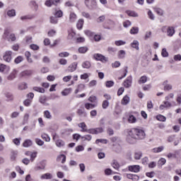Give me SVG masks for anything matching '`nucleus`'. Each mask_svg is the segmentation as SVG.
Here are the masks:
<instances>
[{"label": "nucleus", "instance_id": "nucleus-38", "mask_svg": "<svg viewBox=\"0 0 181 181\" xmlns=\"http://www.w3.org/2000/svg\"><path fill=\"white\" fill-rule=\"evenodd\" d=\"M57 159L59 162L62 160V163H64V162H66V156H64V154H61L58 156Z\"/></svg>", "mask_w": 181, "mask_h": 181}, {"label": "nucleus", "instance_id": "nucleus-23", "mask_svg": "<svg viewBox=\"0 0 181 181\" xmlns=\"http://www.w3.org/2000/svg\"><path fill=\"white\" fill-rule=\"evenodd\" d=\"M86 88V86L84 84H79L77 86V88L75 90V94H77L78 93H80V91H83Z\"/></svg>", "mask_w": 181, "mask_h": 181}, {"label": "nucleus", "instance_id": "nucleus-26", "mask_svg": "<svg viewBox=\"0 0 181 181\" xmlns=\"http://www.w3.org/2000/svg\"><path fill=\"white\" fill-rule=\"evenodd\" d=\"M7 16L9 18H13V16H16V11H15V9L8 10L7 11Z\"/></svg>", "mask_w": 181, "mask_h": 181}, {"label": "nucleus", "instance_id": "nucleus-17", "mask_svg": "<svg viewBox=\"0 0 181 181\" xmlns=\"http://www.w3.org/2000/svg\"><path fill=\"white\" fill-rule=\"evenodd\" d=\"M132 47L133 49H136V50H139V42L138 40H134L132 43H131Z\"/></svg>", "mask_w": 181, "mask_h": 181}, {"label": "nucleus", "instance_id": "nucleus-2", "mask_svg": "<svg viewBox=\"0 0 181 181\" xmlns=\"http://www.w3.org/2000/svg\"><path fill=\"white\" fill-rule=\"evenodd\" d=\"M85 5L88 9H95L97 8V1L95 0H85Z\"/></svg>", "mask_w": 181, "mask_h": 181}, {"label": "nucleus", "instance_id": "nucleus-29", "mask_svg": "<svg viewBox=\"0 0 181 181\" xmlns=\"http://www.w3.org/2000/svg\"><path fill=\"white\" fill-rule=\"evenodd\" d=\"M81 139L83 141H88V142H90V141L93 139V136L90 134H86V135L82 136Z\"/></svg>", "mask_w": 181, "mask_h": 181}, {"label": "nucleus", "instance_id": "nucleus-53", "mask_svg": "<svg viewBox=\"0 0 181 181\" xmlns=\"http://www.w3.org/2000/svg\"><path fill=\"white\" fill-rule=\"evenodd\" d=\"M69 56H70V53L67 52H60L59 54V57H69Z\"/></svg>", "mask_w": 181, "mask_h": 181}, {"label": "nucleus", "instance_id": "nucleus-3", "mask_svg": "<svg viewBox=\"0 0 181 181\" xmlns=\"http://www.w3.org/2000/svg\"><path fill=\"white\" fill-rule=\"evenodd\" d=\"M59 4H60V0H47L45 2V6H47L48 8L53 6V5L57 6Z\"/></svg>", "mask_w": 181, "mask_h": 181}, {"label": "nucleus", "instance_id": "nucleus-41", "mask_svg": "<svg viewBox=\"0 0 181 181\" xmlns=\"http://www.w3.org/2000/svg\"><path fill=\"white\" fill-rule=\"evenodd\" d=\"M82 67L83 69H90V67H91V63H90L88 61H86L83 62Z\"/></svg>", "mask_w": 181, "mask_h": 181}, {"label": "nucleus", "instance_id": "nucleus-12", "mask_svg": "<svg viewBox=\"0 0 181 181\" xmlns=\"http://www.w3.org/2000/svg\"><path fill=\"white\" fill-rule=\"evenodd\" d=\"M129 170L130 172H134V173H138L141 170V167L139 165H130L129 166Z\"/></svg>", "mask_w": 181, "mask_h": 181}, {"label": "nucleus", "instance_id": "nucleus-11", "mask_svg": "<svg viewBox=\"0 0 181 181\" xmlns=\"http://www.w3.org/2000/svg\"><path fill=\"white\" fill-rule=\"evenodd\" d=\"M175 27L173 26H168L167 29V35H168L170 37H172L173 35H175Z\"/></svg>", "mask_w": 181, "mask_h": 181}, {"label": "nucleus", "instance_id": "nucleus-15", "mask_svg": "<svg viewBox=\"0 0 181 181\" xmlns=\"http://www.w3.org/2000/svg\"><path fill=\"white\" fill-rule=\"evenodd\" d=\"M18 157V151L13 150L11 152L10 159L12 162L16 160V158Z\"/></svg>", "mask_w": 181, "mask_h": 181}, {"label": "nucleus", "instance_id": "nucleus-6", "mask_svg": "<svg viewBox=\"0 0 181 181\" xmlns=\"http://www.w3.org/2000/svg\"><path fill=\"white\" fill-rule=\"evenodd\" d=\"M3 59L4 62H6L7 63H11V60H12L11 51H6L3 56Z\"/></svg>", "mask_w": 181, "mask_h": 181}, {"label": "nucleus", "instance_id": "nucleus-47", "mask_svg": "<svg viewBox=\"0 0 181 181\" xmlns=\"http://www.w3.org/2000/svg\"><path fill=\"white\" fill-rule=\"evenodd\" d=\"M126 42L123 40H116L115 41V46H124V45H126Z\"/></svg>", "mask_w": 181, "mask_h": 181}, {"label": "nucleus", "instance_id": "nucleus-44", "mask_svg": "<svg viewBox=\"0 0 181 181\" xmlns=\"http://www.w3.org/2000/svg\"><path fill=\"white\" fill-rule=\"evenodd\" d=\"M56 18H62L63 17V11L62 10H58L54 13Z\"/></svg>", "mask_w": 181, "mask_h": 181}, {"label": "nucleus", "instance_id": "nucleus-63", "mask_svg": "<svg viewBox=\"0 0 181 181\" xmlns=\"http://www.w3.org/2000/svg\"><path fill=\"white\" fill-rule=\"evenodd\" d=\"M175 62H180L181 61V55L180 54H176L174 56Z\"/></svg>", "mask_w": 181, "mask_h": 181}, {"label": "nucleus", "instance_id": "nucleus-43", "mask_svg": "<svg viewBox=\"0 0 181 181\" xmlns=\"http://www.w3.org/2000/svg\"><path fill=\"white\" fill-rule=\"evenodd\" d=\"M22 62H23V57L22 56L17 57L14 60L16 64H19V63H22Z\"/></svg>", "mask_w": 181, "mask_h": 181}, {"label": "nucleus", "instance_id": "nucleus-36", "mask_svg": "<svg viewBox=\"0 0 181 181\" xmlns=\"http://www.w3.org/2000/svg\"><path fill=\"white\" fill-rule=\"evenodd\" d=\"M142 158V152L141 151H136L134 153V159L136 160H139Z\"/></svg>", "mask_w": 181, "mask_h": 181}, {"label": "nucleus", "instance_id": "nucleus-48", "mask_svg": "<svg viewBox=\"0 0 181 181\" xmlns=\"http://www.w3.org/2000/svg\"><path fill=\"white\" fill-rule=\"evenodd\" d=\"M41 138H42V139L46 141V142H50V137L49 136V135L46 134H42Z\"/></svg>", "mask_w": 181, "mask_h": 181}, {"label": "nucleus", "instance_id": "nucleus-33", "mask_svg": "<svg viewBox=\"0 0 181 181\" xmlns=\"http://www.w3.org/2000/svg\"><path fill=\"white\" fill-rule=\"evenodd\" d=\"M128 122H129V124H135V122H136V117L132 115H130L128 118Z\"/></svg>", "mask_w": 181, "mask_h": 181}, {"label": "nucleus", "instance_id": "nucleus-49", "mask_svg": "<svg viewBox=\"0 0 181 181\" xmlns=\"http://www.w3.org/2000/svg\"><path fill=\"white\" fill-rule=\"evenodd\" d=\"M30 161L31 162H33V160H35V159H36V156H37V152H33V153H31L30 154Z\"/></svg>", "mask_w": 181, "mask_h": 181}, {"label": "nucleus", "instance_id": "nucleus-59", "mask_svg": "<svg viewBox=\"0 0 181 181\" xmlns=\"http://www.w3.org/2000/svg\"><path fill=\"white\" fill-rule=\"evenodd\" d=\"M23 104L25 107H29V105L32 104V100L26 99L25 100H24Z\"/></svg>", "mask_w": 181, "mask_h": 181}, {"label": "nucleus", "instance_id": "nucleus-54", "mask_svg": "<svg viewBox=\"0 0 181 181\" xmlns=\"http://www.w3.org/2000/svg\"><path fill=\"white\" fill-rule=\"evenodd\" d=\"M112 168H114V169H119V164L118 163V161H117V160H113V162L112 163Z\"/></svg>", "mask_w": 181, "mask_h": 181}, {"label": "nucleus", "instance_id": "nucleus-13", "mask_svg": "<svg viewBox=\"0 0 181 181\" xmlns=\"http://www.w3.org/2000/svg\"><path fill=\"white\" fill-rule=\"evenodd\" d=\"M129 101H130L129 96H128V95H126L122 99L121 104L122 105H128V104H129Z\"/></svg>", "mask_w": 181, "mask_h": 181}, {"label": "nucleus", "instance_id": "nucleus-51", "mask_svg": "<svg viewBox=\"0 0 181 181\" xmlns=\"http://www.w3.org/2000/svg\"><path fill=\"white\" fill-rule=\"evenodd\" d=\"M125 52L124 50H120L118 52L119 59H124L125 57Z\"/></svg>", "mask_w": 181, "mask_h": 181}, {"label": "nucleus", "instance_id": "nucleus-35", "mask_svg": "<svg viewBox=\"0 0 181 181\" xmlns=\"http://www.w3.org/2000/svg\"><path fill=\"white\" fill-rule=\"evenodd\" d=\"M108 107H110V102L107 100H103L102 103V108H103V110H107Z\"/></svg>", "mask_w": 181, "mask_h": 181}, {"label": "nucleus", "instance_id": "nucleus-30", "mask_svg": "<svg viewBox=\"0 0 181 181\" xmlns=\"http://www.w3.org/2000/svg\"><path fill=\"white\" fill-rule=\"evenodd\" d=\"M49 22L50 23H52L53 25H57L59 22V19H57V17L55 16H51L49 18Z\"/></svg>", "mask_w": 181, "mask_h": 181}, {"label": "nucleus", "instance_id": "nucleus-31", "mask_svg": "<svg viewBox=\"0 0 181 181\" xmlns=\"http://www.w3.org/2000/svg\"><path fill=\"white\" fill-rule=\"evenodd\" d=\"M44 117L47 118V119H52V113H50L49 110L44 111Z\"/></svg>", "mask_w": 181, "mask_h": 181}, {"label": "nucleus", "instance_id": "nucleus-61", "mask_svg": "<svg viewBox=\"0 0 181 181\" xmlns=\"http://www.w3.org/2000/svg\"><path fill=\"white\" fill-rule=\"evenodd\" d=\"M35 142L40 146H42V145H44V144H45V142L40 139H35Z\"/></svg>", "mask_w": 181, "mask_h": 181}, {"label": "nucleus", "instance_id": "nucleus-24", "mask_svg": "<svg viewBox=\"0 0 181 181\" xmlns=\"http://www.w3.org/2000/svg\"><path fill=\"white\" fill-rule=\"evenodd\" d=\"M33 144V143L32 142V140H30V139H27V140H25V141L23 142V146L24 148H29V146H32Z\"/></svg>", "mask_w": 181, "mask_h": 181}, {"label": "nucleus", "instance_id": "nucleus-56", "mask_svg": "<svg viewBox=\"0 0 181 181\" xmlns=\"http://www.w3.org/2000/svg\"><path fill=\"white\" fill-rule=\"evenodd\" d=\"M148 16L149 19H151V21H155V16L153 15V13L151 10L148 11Z\"/></svg>", "mask_w": 181, "mask_h": 181}, {"label": "nucleus", "instance_id": "nucleus-42", "mask_svg": "<svg viewBox=\"0 0 181 181\" xmlns=\"http://www.w3.org/2000/svg\"><path fill=\"white\" fill-rule=\"evenodd\" d=\"M127 13L129 16H132L133 18H138V13L135 11H127Z\"/></svg>", "mask_w": 181, "mask_h": 181}, {"label": "nucleus", "instance_id": "nucleus-62", "mask_svg": "<svg viewBox=\"0 0 181 181\" xmlns=\"http://www.w3.org/2000/svg\"><path fill=\"white\" fill-rule=\"evenodd\" d=\"M156 13H158V15H159L160 16H163V13H164L163 10H162L161 8H156Z\"/></svg>", "mask_w": 181, "mask_h": 181}, {"label": "nucleus", "instance_id": "nucleus-40", "mask_svg": "<svg viewBox=\"0 0 181 181\" xmlns=\"http://www.w3.org/2000/svg\"><path fill=\"white\" fill-rule=\"evenodd\" d=\"M30 6L33 8L34 10L37 11L39 5L35 1H31L30 3Z\"/></svg>", "mask_w": 181, "mask_h": 181}, {"label": "nucleus", "instance_id": "nucleus-58", "mask_svg": "<svg viewBox=\"0 0 181 181\" xmlns=\"http://www.w3.org/2000/svg\"><path fill=\"white\" fill-rule=\"evenodd\" d=\"M161 55L163 57H168V56H169V53H168V51L165 49V48L162 49Z\"/></svg>", "mask_w": 181, "mask_h": 181}, {"label": "nucleus", "instance_id": "nucleus-60", "mask_svg": "<svg viewBox=\"0 0 181 181\" xmlns=\"http://www.w3.org/2000/svg\"><path fill=\"white\" fill-rule=\"evenodd\" d=\"M165 163H166V159L162 158L158 160V165H160V166H163V165H165Z\"/></svg>", "mask_w": 181, "mask_h": 181}, {"label": "nucleus", "instance_id": "nucleus-52", "mask_svg": "<svg viewBox=\"0 0 181 181\" xmlns=\"http://www.w3.org/2000/svg\"><path fill=\"white\" fill-rule=\"evenodd\" d=\"M29 113H25L24 115L23 124H27L28 121H29Z\"/></svg>", "mask_w": 181, "mask_h": 181}, {"label": "nucleus", "instance_id": "nucleus-5", "mask_svg": "<svg viewBox=\"0 0 181 181\" xmlns=\"http://www.w3.org/2000/svg\"><path fill=\"white\" fill-rule=\"evenodd\" d=\"M3 37L4 39H8V40H11V42H15V40H16V37L15 36V34H11L9 35V31L8 30H5Z\"/></svg>", "mask_w": 181, "mask_h": 181}, {"label": "nucleus", "instance_id": "nucleus-21", "mask_svg": "<svg viewBox=\"0 0 181 181\" xmlns=\"http://www.w3.org/2000/svg\"><path fill=\"white\" fill-rule=\"evenodd\" d=\"M77 20V15H76V13L71 12L69 14V22H76V21Z\"/></svg>", "mask_w": 181, "mask_h": 181}, {"label": "nucleus", "instance_id": "nucleus-22", "mask_svg": "<svg viewBox=\"0 0 181 181\" xmlns=\"http://www.w3.org/2000/svg\"><path fill=\"white\" fill-rule=\"evenodd\" d=\"M84 25V20L83 19H79L76 23V28L79 30H81L83 29V25Z\"/></svg>", "mask_w": 181, "mask_h": 181}, {"label": "nucleus", "instance_id": "nucleus-32", "mask_svg": "<svg viewBox=\"0 0 181 181\" xmlns=\"http://www.w3.org/2000/svg\"><path fill=\"white\" fill-rule=\"evenodd\" d=\"M56 146L58 148H62V146H64V141L62 139H58L55 141Z\"/></svg>", "mask_w": 181, "mask_h": 181}, {"label": "nucleus", "instance_id": "nucleus-14", "mask_svg": "<svg viewBox=\"0 0 181 181\" xmlns=\"http://www.w3.org/2000/svg\"><path fill=\"white\" fill-rule=\"evenodd\" d=\"M53 178V175H52L49 173H47L45 174H43L40 176V179L42 180H50Z\"/></svg>", "mask_w": 181, "mask_h": 181}, {"label": "nucleus", "instance_id": "nucleus-27", "mask_svg": "<svg viewBox=\"0 0 181 181\" xmlns=\"http://www.w3.org/2000/svg\"><path fill=\"white\" fill-rule=\"evenodd\" d=\"M77 114L80 117H87V112H86V110H84V109H78L77 110Z\"/></svg>", "mask_w": 181, "mask_h": 181}, {"label": "nucleus", "instance_id": "nucleus-25", "mask_svg": "<svg viewBox=\"0 0 181 181\" xmlns=\"http://www.w3.org/2000/svg\"><path fill=\"white\" fill-rule=\"evenodd\" d=\"M164 149H165V147L161 146L153 148L152 152H153V153H159L160 152H162V151H163Z\"/></svg>", "mask_w": 181, "mask_h": 181}, {"label": "nucleus", "instance_id": "nucleus-57", "mask_svg": "<svg viewBox=\"0 0 181 181\" xmlns=\"http://www.w3.org/2000/svg\"><path fill=\"white\" fill-rule=\"evenodd\" d=\"M114 86V81H107L105 82V86L110 88V87H112Z\"/></svg>", "mask_w": 181, "mask_h": 181}, {"label": "nucleus", "instance_id": "nucleus-8", "mask_svg": "<svg viewBox=\"0 0 181 181\" xmlns=\"http://www.w3.org/2000/svg\"><path fill=\"white\" fill-rule=\"evenodd\" d=\"M123 85L125 88H129V87L132 86V76H128L127 79L124 81Z\"/></svg>", "mask_w": 181, "mask_h": 181}, {"label": "nucleus", "instance_id": "nucleus-55", "mask_svg": "<svg viewBox=\"0 0 181 181\" xmlns=\"http://www.w3.org/2000/svg\"><path fill=\"white\" fill-rule=\"evenodd\" d=\"M34 91H37V93H45V89L43 88H39V87H34L33 88Z\"/></svg>", "mask_w": 181, "mask_h": 181}, {"label": "nucleus", "instance_id": "nucleus-18", "mask_svg": "<svg viewBox=\"0 0 181 181\" xmlns=\"http://www.w3.org/2000/svg\"><path fill=\"white\" fill-rule=\"evenodd\" d=\"M16 74H18V71H16V69H13L8 76V80H13V78L16 77Z\"/></svg>", "mask_w": 181, "mask_h": 181}, {"label": "nucleus", "instance_id": "nucleus-50", "mask_svg": "<svg viewBox=\"0 0 181 181\" xmlns=\"http://www.w3.org/2000/svg\"><path fill=\"white\" fill-rule=\"evenodd\" d=\"M100 142L101 144H107L108 143V140L105 139H98L95 141V144H100Z\"/></svg>", "mask_w": 181, "mask_h": 181}, {"label": "nucleus", "instance_id": "nucleus-9", "mask_svg": "<svg viewBox=\"0 0 181 181\" xmlns=\"http://www.w3.org/2000/svg\"><path fill=\"white\" fill-rule=\"evenodd\" d=\"M10 70H11V67H9L8 66H6L4 64H0V71L1 73H4V74H8Z\"/></svg>", "mask_w": 181, "mask_h": 181}, {"label": "nucleus", "instance_id": "nucleus-19", "mask_svg": "<svg viewBox=\"0 0 181 181\" xmlns=\"http://www.w3.org/2000/svg\"><path fill=\"white\" fill-rule=\"evenodd\" d=\"M47 101V98L45 95L41 96L39 98V102L43 105H49V103H46Z\"/></svg>", "mask_w": 181, "mask_h": 181}, {"label": "nucleus", "instance_id": "nucleus-64", "mask_svg": "<svg viewBox=\"0 0 181 181\" xmlns=\"http://www.w3.org/2000/svg\"><path fill=\"white\" fill-rule=\"evenodd\" d=\"M56 35V30H50L48 32V36H50L51 37H52L53 36H54Z\"/></svg>", "mask_w": 181, "mask_h": 181}, {"label": "nucleus", "instance_id": "nucleus-10", "mask_svg": "<svg viewBox=\"0 0 181 181\" xmlns=\"http://www.w3.org/2000/svg\"><path fill=\"white\" fill-rule=\"evenodd\" d=\"M78 63L77 62H74L72 64H71L69 67H68V71L70 73H73V71H76V70H77V66H78Z\"/></svg>", "mask_w": 181, "mask_h": 181}, {"label": "nucleus", "instance_id": "nucleus-1", "mask_svg": "<svg viewBox=\"0 0 181 181\" xmlns=\"http://www.w3.org/2000/svg\"><path fill=\"white\" fill-rule=\"evenodd\" d=\"M145 136H146V134H145L144 129L133 128L129 131L127 142L129 144H135L136 140L145 139Z\"/></svg>", "mask_w": 181, "mask_h": 181}, {"label": "nucleus", "instance_id": "nucleus-39", "mask_svg": "<svg viewBox=\"0 0 181 181\" xmlns=\"http://www.w3.org/2000/svg\"><path fill=\"white\" fill-rule=\"evenodd\" d=\"M30 74H32V71L30 70H25L21 73L22 77H26V76H30Z\"/></svg>", "mask_w": 181, "mask_h": 181}, {"label": "nucleus", "instance_id": "nucleus-37", "mask_svg": "<svg viewBox=\"0 0 181 181\" xmlns=\"http://www.w3.org/2000/svg\"><path fill=\"white\" fill-rule=\"evenodd\" d=\"M148 81V77L143 76L139 80V84H145Z\"/></svg>", "mask_w": 181, "mask_h": 181}, {"label": "nucleus", "instance_id": "nucleus-28", "mask_svg": "<svg viewBox=\"0 0 181 181\" xmlns=\"http://www.w3.org/2000/svg\"><path fill=\"white\" fill-rule=\"evenodd\" d=\"M73 91V89L71 88H65L64 90L62 91V94L64 96L69 95Z\"/></svg>", "mask_w": 181, "mask_h": 181}, {"label": "nucleus", "instance_id": "nucleus-34", "mask_svg": "<svg viewBox=\"0 0 181 181\" xmlns=\"http://www.w3.org/2000/svg\"><path fill=\"white\" fill-rule=\"evenodd\" d=\"M78 53L81 54H84V53H87V52H88V47H81L78 48Z\"/></svg>", "mask_w": 181, "mask_h": 181}, {"label": "nucleus", "instance_id": "nucleus-4", "mask_svg": "<svg viewBox=\"0 0 181 181\" xmlns=\"http://www.w3.org/2000/svg\"><path fill=\"white\" fill-rule=\"evenodd\" d=\"M93 57L95 59V60L102 62V63H107V62H108V58L105 57L101 54H95Z\"/></svg>", "mask_w": 181, "mask_h": 181}, {"label": "nucleus", "instance_id": "nucleus-20", "mask_svg": "<svg viewBox=\"0 0 181 181\" xmlns=\"http://www.w3.org/2000/svg\"><path fill=\"white\" fill-rule=\"evenodd\" d=\"M78 127H79V128H81V132H87L88 129H87V125L86 124L85 122H81L79 123L78 124Z\"/></svg>", "mask_w": 181, "mask_h": 181}, {"label": "nucleus", "instance_id": "nucleus-46", "mask_svg": "<svg viewBox=\"0 0 181 181\" xmlns=\"http://www.w3.org/2000/svg\"><path fill=\"white\" fill-rule=\"evenodd\" d=\"M156 119H158V121H161L162 122H165V121H166V117L162 115H158L156 116Z\"/></svg>", "mask_w": 181, "mask_h": 181}, {"label": "nucleus", "instance_id": "nucleus-45", "mask_svg": "<svg viewBox=\"0 0 181 181\" xmlns=\"http://www.w3.org/2000/svg\"><path fill=\"white\" fill-rule=\"evenodd\" d=\"M138 32H139V28H138V27H133L130 30L131 35H136Z\"/></svg>", "mask_w": 181, "mask_h": 181}, {"label": "nucleus", "instance_id": "nucleus-16", "mask_svg": "<svg viewBox=\"0 0 181 181\" xmlns=\"http://www.w3.org/2000/svg\"><path fill=\"white\" fill-rule=\"evenodd\" d=\"M46 168V163L45 162H41L40 165L35 167V170L37 172L38 170H45Z\"/></svg>", "mask_w": 181, "mask_h": 181}, {"label": "nucleus", "instance_id": "nucleus-7", "mask_svg": "<svg viewBox=\"0 0 181 181\" xmlns=\"http://www.w3.org/2000/svg\"><path fill=\"white\" fill-rule=\"evenodd\" d=\"M163 90L164 91H170L171 90H173V86L170 83H169V81L166 80L163 83Z\"/></svg>", "mask_w": 181, "mask_h": 181}]
</instances>
